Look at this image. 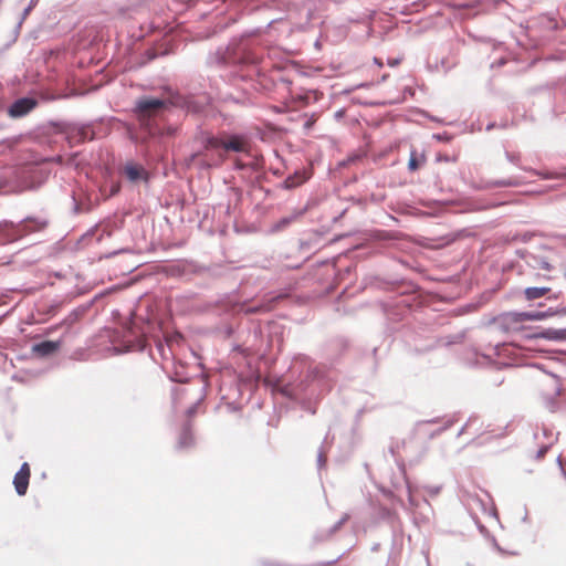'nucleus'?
I'll use <instances>...</instances> for the list:
<instances>
[{
	"label": "nucleus",
	"instance_id": "nucleus-1",
	"mask_svg": "<svg viewBox=\"0 0 566 566\" xmlns=\"http://www.w3.org/2000/svg\"><path fill=\"white\" fill-rule=\"evenodd\" d=\"M207 103L206 97H192L176 95L170 99L158 97H143L136 101L134 114L142 128L149 135L161 134L160 120L171 105L181 107L189 113L202 112Z\"/></svg>",
	"mask_w": 566,
	"mask_h": 566
},
{
	"label": "nucleus",
	"instance_id": "nucleus-2",
	"mask_svg": "<svg viewBox=\"0 0 566 566\" xmlns=\"http://www.w3.org/2000/svg\"><path fill=\"white\" fill-rule=\"evenodd\" d=\"M262 57L253 52L244 40H232L227 46L219 48L207 57V64L217 67L233 66L242 72L243 80L261 74Z\"/></svg>",
	"mask_w": 566,
	"mask_h": 566
},
{
	"label": "nucleus",
	"instance_id": "nucleus-3",
	"mask_svg": "<svg viewBox=\"0 0 566 566\" xmlns=\"http://www.w3.org/2000/svg\"><path fill=\"white\" fill-rule=\"evenodd\" d=\"M203 147L206 151L212 149H222L224 151L232 153H250V143L249 138L245 135L232 134L223 137L209 136L203 142ZM197 159L198 165L201 168L209 169L211 167L219 166L223 160L224 156L222 154H218L217 156H209L208 153L205 154H196L193 156Z\"/></svg>",
	"mask_w": 566,
	"mask_h": 566
},
{
	"label": "nucleus",
	"instance_id": "nucleus-4",
	"mask_svg": "<svg viewBox=\"0 0 566 566\" xmlns=\"http://www.w3.org/2000/svg\"><path fill=\"white\" fill-rule=\"evenodd\" d=\"M107 337L113 344L115 354H123L132 350H144L146 347L145 326L139 325L130 318L120 328L107 331Z\"/></svg>",
	"mask_w": 566,
	"mask_h": 566
},
{
	"label": "nucleus",
	"instance_id": "nucleus-5",
	"mask_svg": "<svg viewBox=\"0 0 566 566\" xmlns=\"http://www.w3.org/2000/svg\"><path fill=\"white\" fill-rule=\"evenodd\" d=\"M314 382H316L322 390L331 388L332 378L326 366L310 365L306 368V371L302 375L301 379L295 382L284 385L281 388V391L286 397L296 399L301 394L306 392L308 387Z\"/></svg>",
	"mask_w": 566,
	"mask_h": 566
},
{
	"label": "nucleus",
	"instance_id": "nucleus-6",
	"mask_svg": "<svg viewBox=\"0 0 566 566\" xmlns=\"http://www.w3.org/2000/svg\"><path fill=\"white\" fill-rule=\"evenodd\" d=\"M554 315H566V306L546 311H527V312H506L501 314L496 319L499 328L505 333L518 331L520 325L524 322L543 321Z\"/></svg>",
	"mask_w": 566,
	"mask_h": 566
},
{
	"label": "nucleus",
	"instance_id": "nucleus-7",
	"mask_svg": "<svg viewBox=\"0 0 566 566\" xmlns=\"http://www.w3.org/2000/svg\"><path fill=\"white\" fill-rule=\"evenodd\" d=\"M48 226V221L42 218L28 217L24 220L14 223L12 221L0 222V242L8 243L24 237L28 233L40 231Z\"/></svg>",
	"mask_w": 566,
	"mask_h": 566
},
{
	"label": "nucleus",
	"instance_id": "nucleus-8",
	"mask_svg": "<svg viewBox=\"0 0 566 566\" xmlns=\"http://www.w3.org/2000/svg\"><path fill=\"white\" fill-rule=\"evenodd\" d=\"M39 104V101L33 96H23L17 98L9 107L8 115L11 118H21L33 111Z\"/></svg>",
	"mask_w": 566,
	"mask_h": 566
},
{
	"label": "nucleus",
	"instance_id": "nucleus-9",
	"mask_svg": "<svg viewBox=\"0 0 566 566\" xmlns=\"http://www.w3.org/2000/svg\"><path fill=\"white\" fill-rule=\"evenodd\" d=\"M407 489H408V505H409V509L415 514V520L416 521L420 520L421 522H429L430 512H431L430 503L426 499H423L421 502L416 500L415 496L412 495L411 486L409 484L407 485Z\"/></svg>",
	"mask_w": 566,
	"mask_h": 566
},
{
	"label": "nucleus",
	"instance_id": "nucleus-10",
	"mask_svg": "<svg viewBox=\"0 0 566 566\" xmlns=\"http://www.w3.org/2000/svg\"><path fill=\"white\" fill-rule=\"evenodd\" d=\"M65 135L71 145L81 144L94 138V132L90 125H70L65 130Z\"/></svg>",
	"mask_w": 566,
	"mask_h": 566
},
{
	"label": "nucleus",
	"instance_id": "nucleus-11",
	"mask_svg": "<svg viewBox=\"0 0 566 566\" xmlns=\"http://www.w3.org/2000/svg\"><path fill=\"white\" fill-rule=\"evenodd\" d=\"M62 346V340H43L35 343L31 347V352L39 358H46L53 356Z\"/></svg>",
	"mask_w": 566,
	"mask_h": 566
},
{
	"label": "nucleus",
	"instance_id": "nucleus-12",
	"mask_svg": "<svg viewBox=\"0 0 566 566\" xmlns=\"http://www.w3.org/2000/svg\"><path fill=\"white\" fill-rule=\"evenodd\" d=\"M122 172L133 184L139 182L142 180L148 181L149 179L148 171L142 165L134 161H127L123 166Z\"/></svg>",
	"mask_w": 566,
	"mask_h": 566
},
{
	"label": "nucleus",
	"instance_id": "nucleus-13",
	"mask_svg": "<svg viewBox=\"0 0 566 566\" xmlns=\"http://www.w3.org/2000/svg\"><path fill=\"white\" fill-rule=\"evenodd\" d=\"M551 381H552V389L547 395L555 396V397L559 396L562 394V386H560L559 378L555 375H552ZM545 406L552 412L556 411V409L558 408V403L554 397H546Z\"/></svg>",
	"mask_w": 566,
	"mask_h": 566
},
{
	"label": "nucleus",
	"instance_id": "nucleus-14",
	"mask_svg": "<svg viewBox=\"0 0 566 566\" xmlns=\"http://www.w3.org/2000/svg\"><path fill=\"white\" fill-rule=\"evenodd\" d=\"M524 296L527 301H535L541 297H546L547 300L556 298L555 294H552V290L546 286H531L524 290Z\"/></svg>",
	"mask_w": 566,
	"mask_h": 566
},
{
	"label": "nucleus",
	"instance_id": "nucleus-15",
	"mask_svg": "<svg viewBox=\"0 0 566 566\" xmlns=\"http://www.w3.org/2000/svg\"><path fill=\"white\" fill-rule=\"evenodd\" d=\"M534 338H543L552 342H565L566 328H543L533 335Z\"/></svg>",
	"mask_w": 566,
	"mask_h": 566
},
{
	"label": "nucleus",
	"instance_id": "nucleus-16",
	"mask_svg": "<svg viewBox=\"0 0 566 566\" xmlns=\"http://www.w3.org/2000/svg\"><path fill=\"white\" fill-rule=\"evenodd\" d=\"M195 444V438L191 431V424L190 422H186L182 426L181 432L179 434L178 441H177V449L178 450H188L192 448Z\"/></svg>",
	"mask_w": 566,
	"mask_h": 566
},
{
	"label": "nucleus",
	"instance_id": "nucleus-17",
	"mask_svg": "<svg viewBox=\"0 0 566 566\" xmlns=\"http://www.w3.org/2000/svg\"><path fill=\"white\" fill-rule=\"evenodd\" d=\"M518 185L520 182L516 179L507 178L481 182L480 185L476 186V189L488 190L495 187H517Z\"/></svg>",
	"mask_w": 566,
	"mask_h": 566
},
{
	"label": "nucleus",
	"instance_id": "nucleus-18",
	"mask_svg": "<svg viewBox=\"0 0 566 566\" xmlns=\"http://www.w3.org/2000/svg\"><path fill=\"white\" fill-rule=\"evenodd\" d=\"M30 476L22 472H17L13 478L14 489L18 495H25L29 486Z\"/></svg>",
	"mask_w": 566,
	"mask_h": 566
},
{
	"label": "nucleus",
	"instance_id": "nucleus-19",
	"mask_svg": "<svg viewBox=\"0 0 566 566\" xmlns=\"http://www.w3.org/2000/svg\"><path fill=\"white\" fill-rule=\"evenodd\" d=\"M308 179V176L304 171H295L293 175L289 176L283 184L285 189H293Z\"/></svg>",
	"mask_w": 566,
	"mask_h": 566
},
{
	"label": "nucleus",
	"instance_id": "nucleus-20",
	"mask_svg": "<svg viewBox=\"0 0 566 566\" xmlns=\"http://www.w3.org/2000/svg\"><path fill=\"white\" fill-rule=\"evenodd\" d=\"M464 336H465V332L461 331V332H458V333L452 334V335L443 336V337L440 338L439 342L443 346H450V345H453V344L461 343L463 340Z\"/></svg>",
	"mask_w": 566,
	"mask_h": 566
},
{
	"label": "nucleus",
	"instance_id": "nucleus-21",
	"mask_svg": "<svg viewBox=\"0 0 566 566\" xmlns=\"http://www.w3.org/2000/svg\"><path fill=\"white\" fill-rule=\"evenodd\" d=\"M468 504H469L470 509H472L473 505H476L481 509L482 512L490 513V514L492 513L493 515H495V512L491 509H488L486 504L484 503V501L482 499L479 497V495H470Z\"/></svg>",
	"mask_w": 566,
	"mask_h": 566
},
{
	"label": "nucleus",
	"instance_id": "nucleus-22",
	"mask_svg": "<svg viewBox=\"0 0 566 566\" xmlns=\"http://www.w3.org/2000/svg\"><path fill=\"white\" fill-rule=\"evenodd\" d=\"M328 439H329V432L326 434L325 439H324V442L318 451V454H317V465H318V469L321 470L325 463H326V446L328 444Z\"/></svg>",
	"mask_w": 566,
	"mask_h": 566
},
{
	"label": "nucleus",
	"instance_id": "nucleus-23",
	"mask_svg": "<svg viewBox=\"0 0 566 566\" xmlns=\"http://www.w3.org/2000/svg\"><path fill=\"white\" fill-rule=\"evenodd\" d=\"M420 167V161L417 157V153L415 150L411 151L408 168L410 171H416Z\"/></svg>",
	"mask_w": 566,
	"mask_h": 566
},
{
	"label": "nucleus",
	"instance_id": "nucleus-24",
	"mask_svg": "<svg viewBox=\"0 0 566 566\" xmlns=\"http://www.w3.org/2000/svg\"><path fill=\"white\" fill-rule=\"evenodd\" d=\"M349 518V515L348 514H344L342 516V518L334 524V526L328 531V534L326 537L333 535L334 533H336Z\"/></svg>",
	"mask_w": 566,
	"mask_h": 566
},
{
	"label": "nucleus",
	"instance_id": "nucleus-25",
	"mask_svg": "<svg viewBox=\"0 0 566 566\" xmlns=\"http://www.w3.org/2000/svg\"><path fill=\"white\" fill-rule=\"evenodd\" d=\"M553 443H554L553 439L551 441L543 442L536 453V459H542L546 454L548 449L553 446Z\"/></svg>",
	"mask_w": 566,
	"mask_h": 566
},
{
	"label": "nucleus",
	"instance_id": "nucleus-26",
	"mask_svg": "<svg viewBox=\"0 0 566 566\" xmlns=\"http://www.w3.org/2000/svg\"><path fill=\"white\" fill-rule=\"evenodd\" d=\"M73 202H74L73 210H74L75 213L87 212L91 209L88 205L84 206L82 202L77 201L75 199V197H73Z\"/></svg>",
	"mask_w": 566,
	"mask_h": 566
},
{
	"label": "nucleus",
	"instance_id": "nucleus-27",
	"mask_svg": "<svg viewBox=\"0 0 566 566\" xmlns=\"http://www.w3.org/2000/svg\"><path fill=\"white\" fill-rule=\"evenodd\" d=\"M557 434L558 433H554V431L547 427H543L542 428V436L547 439V441H551L552 439L554 440V442L557 440Z\"/></svg>",
	"mask_w": 566,
	"mask_h": 566
},
{
	"label": "nucleus",
	"instance_id": "nucleus-28",
	"mask_svg": "<svg viewBox=\"0 0 566 566\" xmlns=\"http://www.w3.org/2000/svg\"><path fill=\"white\" fill-rule=\"evenodd\" d=\"M534 266H537V268H539L542 270H545V271H549L551 270V264L544 258H538V259L535 258V265Z\"/></svg>",
	"mask_w": 566,
	"mask_h": 566
},
{
	"label": "nucleus",
	"instance_id": "nucleus-29",
	"mask_svg": "<svg viewBox=\"0 0 566 566\" xmlns=\"http://www.w3.org/2000/svg\"><path fill=\"white\" fill-rule=\"evenodd\" d=\"M453 424V420H448L444 426H442L441 428H439L438 430L431 432L429 434V438L430 439H433L434 437H437L438 434H440L441 432L446 431L447 429H449L451 426Z\"/></svg>",
	"mask_w": 566,
	"mask_h": 566
},
{
	"label": "nucleus",
	"instance_id": "nucleus-30",
	"mask_svg": "<svg viewBox=\"0 0 566 566\" xmlns=\"http://www.w3.org/2000/svg\"><path fill=\"white\" fill-rule=\"evenodd\" d=\"M36 2L38 0H31L30 4L23 10L21 20L19 21L18 24L19 27L21 25L22 21L29 15V13L31 12Z\"/></svg>",
	"mask_w": 566,
	"mask_h": 566
},
{
	"label": "nucleus",
	"instance_id": "nucleus-31",
	"mask_svg": "<svg viewBox=\"0 0 566 566\" xmlns=\"http://www.w3.org/2000/svg\"><path fill=\"white\" fill-rule=\"evenodd\" d=\"M537 175L539 177H542L543 179H554V178L562 177V175L554 174V172H537ZM563 177H566V174H563Z\"/></svg>",
	"mask_w": 566,
	"mask_h": 566
},
{
	"label": "nucleus",
	"instance_id": "nucleus-32",
	"mask_svg": "<svg viewBox=\"0 0 566 566\" xmlns=\"http://www.w3.org/2000/svg\"><path fill=\"white\" fill-rule=\"evenodd\" d=\"M77 317L78 315L76 313H72L63 321V324L70 327L73 323L76 322Z\"/></svg>",
	"mask_w": 566,
	"mask_h": 566
},
{
	"label": "nucleus",
	"instance_id": "nucleus-33",
	"mask_svg": "<svg viewBox=\"0 0 566 566\" xmlns=\"http://www.w3.org/2000/svg\"><path fill=\"white\" fill-rule=\"evenodd\" d=\"M478 420V417L475 415L471 416L468 421L465 422V424L461 428V430L459 431L458 436H461L464 433V431L470 427V424Z\"/></svg>",
	"mask_w": 566,
	"mask_h": 566
},
{
	"label": "nucleus",
	"instance_id": "nucleus-34",
	"mask_svg": "<svg viewBox=\"0 0 566 566\" xmlns=\"http://www.w3.org/2000/svg\"><path fill=\"white\" fill-rule=\"evenodd\" d=\"M201 399H202V398H200L196 403H193L192 406H190V407L187 409L186 413H187V416H188V417H192V416H195V415H196V412H197V408H198V405L200 403Z\"/></svg>",
	"mask_w": 566,
	"mask_h": 566
},
{
	"label": "nucleus",
	"instance_id": "nucleus-35",
	"mask_svg": "<svg viewBox=\"0 0 566 566\" xmlns=\"http://www.w3.org/2000/svg\"><path fill=\"white\" fill-rule=\"evenodd\" d=\"M380 514H381V517L386 518V520H391L394 517V513L387 507H381Z\"/></svg>",
	"mask_w": 566,
	"mask_h": 566
},
{
	"label": "nucleus",
	"instance_id": "nucleus-36",
	"mask_svg": "<svg viewBox=\"0 0 566 566\" xmlns=\"http://www.w3.org/2000/svg\"><path fill=\"white\" fill-rule=\"evenodd\" d=\"M247 168H248V164H245V163H243V161H241L239 159H237L234 161V169H237V170H244Z\"/></svg>",
	"mask_w": 566,
	"mask_h": 566
},
{
	"label": "nucleus",
	"instance_id": "nucleus-37",
	"mask_svg": "<svg viewBox=\"0 0 566 566\" xmlns=\"http://www.w3.org/2000/svg\"><path fill=\"white\" fill-rule=\"evenodd\" d=\"M505 156H506L507 160H510L511 163H514V164L517 163V160L520 158L518 155L511 154L509 151L505 153Z\"/></svg>",
	"mask_w": 566,
	"mask_h": 566
},
{
	"label": "nucleus",
	"instance_id": "nucleus-38",
	"mask_svg": "<svg viewBox=\"0 0 566 566\" xmlns=\"http://www.w3.org/2000/svg\"><path fill=\"white\" fill-rule=\"evenodd\" d=\"M120 190L119 184H113L111 187L109 196H115Z\"/></svg>",
	"mask_w": 566,
	"mask_h": 566
},
{
	"label": "nucleus",
	"instance_id": "nucleus-39",
	"mask_svg": "<svg viewBox=\"0 0 566 566\" xmlns=\"http://www.w3.org/2000/svg\"><path fill=\"white\" fill-rule=\"evenodd\" d=\"M18 472H22L23 474H27V475L30 476V467H29V464L27 462H24L21 465V468H20V470Z\"/></svg>",
	"mask_w": 566,
	"mask_h": 566
},
{
	"label": "nucleus",
	"instance_id": "nucleus-40",
	"mask_svg": "<svg viewBox=\"0 0 566 566\" xmlns=\"http://www.w3.org/2000/svg\"><path fill=\"white\" fill-rule=\"evenodd\" d=\"M438 140H444V142H449L450 140V136H448L447 134H438L434 136Z\"/></svg>",
	"mask_w": 566,
	"mask_h": 566
},
{
	"label": "nucleus",
	"instance_id": "nucleus-41",
	"mask_svg": "<svg viewBox=\"0 0 566 566\" xmlns=\"http://www.w3.org/2000/svg\"><path fill=\"white\" fill-rule=\"evenodd\" d=\"M147 55H148V60L150 61V60H154L155 57H157L158 53L155 52L154 50H148Z\"/></svg>",
	"mask_w": 566,
	"mask_h": 566
},
{
	"label": "nucleus",
	"instance_id": "nucleus-42",
	"mask_svg": "<svg viewBox=\"0 0 566 566\" xmlns=\"http://www.w3.org/2000/svg\"><path fill=\"white\" fill-rule=\"evenodd\" d=\"M422 554L424 555V559H426L427 566H431L430 558H429V551L428 549H422Z\"/></svg>",
	"mask_w": 566,
	"mask_h": 566
},
{
	"label": "nucleus",
	"instance_id": "nucleus-43",
	"mask_svg": "<svg viewBox=\"0 0 566 566\" xmlns=\"http://www.w3.org/2000/svg\"><path fill=\"white\" fill-rule=\"evenodd\" d=\"M248 168H251L252 170H258L259 165L256 163L248 164Z\"/></svg>",
	"mask_w": 566,
	"mask_h": 566
},
{
	"label": "nucleus",
	"instance_id": "nucleus-44",
	"mask_svg": "<svg viewBox=\"0 0 566 566\" xmlns=\"http://www.w3.org/2000/svg\"><path fill=\"white\" fill-rule=\"evenodd\" d=\"M434 422H437V419H431V420H428V421H421L418 424L420 426L422 423H434Z\"/></svg>",
	"mask_w": 566,
	"mask_h": 566
},
{
	"label": "nucleus",
	"instance_id": "nucleus-45",
	"mask_svg": "<svg viewBox=\"0 0 566 566\" xmlns=\"http://www.w3.org/2000/svg\"><path fill=\"white\" fill-rule=\"evenodd\" d=\"M494 127H495V123H490V124H488V126H486V130H491V129H493Z\"/></svg>",
	"mask_w": 566,
	"mask_h": 566
},
{
	"label": "nucleus",
	"instance_id": "nucleus-46",
	"mask_svg": "<svg viewBox=\"0 0 566 566\" xmlns=\"http://www.w3.org/2000/svg\"><path fill=\"white\" fill-rule=\"evenodd\" d=\"M522 521H523L524 523L528 522V515H527V513H525V515L523 516Z\"/></svg>",
	"mask_w": 566,
	"mask_h": 566
},
{
	"label": "nucleus",
	"instance_id": "nucleus-47",
	"mask_svg": "<svg viewBox=\"0 0 566 566\" xmlns=\"http://www.w3.org/2000/svg\"><path fill=\"white\" fill-rule=\"evenodd\" d=\"M248 312L254 313V312H258V308H256V307H250V308L248 310Z\"/></svg>",
	"mask_w": 566,
	"mask_h": 566
},
{
	"label": "nucleus",
	"instance_id": "nucleus-48",
	"mask_svg": "<svg viewBox=\"0 0 566 566\" xmlns=\"http://www.w3.org/2000/svg\"><path fill=\"white\" fill-rule=\"evenodd\" d=\"M398 63H399V61H398V60H394L392 62H389V64H390V65H392V66H394V65H397Z\"/></svg>",
	"mask_w": 566,
	"mask_h": 566
},
{
	"label": "nucleus",
	"instance_id": "nucleus-49",
	"mask_svg": "<svg viewBox=\"0 0 566 566\" xmlns=\"http://www.w3.org/2000/svg\"><path fill=\"white\" fill-rule=\"evenodd\" d=\"M438 159H439V160L448 161V160H449V157H448V156H444V157H439Z\"/></svg>",
	"mask_w": 566,
	"mask_h": 566
},
{
	"label": "nucleus",
	"instance_id": "nucleus-50",
	"mask_svg": "<svg viewBox=\"0 0 566 566\" xmlns=\"http://www.w3.org/2000/svg\"><path fill=\"white\" fill-rule=\"evenodd\" d=\"M534 437H535V439H536L537 441H539V433H537V432H536V433L534 434Z\"/></svg>",
	"mask_w": 566,
	"mask_h": 566
},
{
	"label": "nucleus",
	"instance_id": "nucleus-51",
	"mask_svg": "<svg viewBox=\"0 0 566 566\" xmlns=\"http://www.w3.org/2000/svg\"><path fill=\"white\" fill-rule=\"evenodd\" d=\"M438 492H439V488L432 489V493H438Z\"/></svg>",
	"mask_w": 566,
	"mask_h": 566
},
{
	"label": "nucleus",
	"instance_id": "nucleus-52",
	"mask_svg": "<svg viewBox=\"0 0 566 566\" xmlns=\"http://www.w3.org/2000/svg\"><path fill=\"white\" fill-rule=\"evenodd\" d=\"M557 461H558L559 465L562 467V459H560V457L557 458Z\"/></svg>",
	"mask_w": 566,
	"mask_h": 566
}]
</instances>
